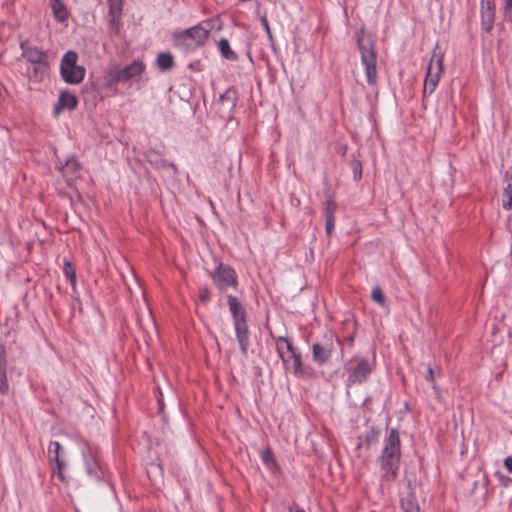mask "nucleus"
Here are the masks:
<instances>
[{
	"instance_id": "1",
	"label": "nucleus",
	"mask_w": 512,
	"mask_h": 512,
	"mask_svg": "<svg viewBox=\"0 0 512 512\" xmlns=\"http://www.w3.org/2000/svg\"><path fill=\"white\" fill-rule=\"evenodd\" d=\"M402 457V445L398 429L388 430L383 447L378 457L380 479L382 482H393L398 477Z\"/></svg>"
},
{
	"instance_id": "2",
	"label": "nucleus",
	"mask_w": 512,
	"mask_h": 512,
	"mask_svg": "<svg viewBox=\"0 0 512 512\" xmlns=\"http://www.w3.org/2000/svg\"><path fill=\"white\" fill-rule=\"evenodd\" d=\"M356 42L361 55V62L365 67L367 82L371 86H376L378 75L375 41L371 34L365 32L364 29H360L356 32Z\"/></svg>"
},
{
	"instance_id": "3",
	"label": "nucleus",
	"mask_w": 512,
	"mask_h": 512,
	"mask_svg": "<svg viewBox=\"0 0 512 512\" xmlns=\"http://www.w3.org/2000/svg\"><path fill=\"white\" fill-rule=\"evenodd\" d=\"M227 303L231 312L236 338L238 340L242 355L246 356L250 346L249 327L247 323V312L237 297L228 295Z\"/></svg>"
},
{
	"instance_id": "4",
	"label": "nucleus",
	"mask_w": 512,
	"mask_h": 512,
	"mask_svg": "<svg viewBox=\"0 0 512 512\" xmlns=\"http://www.w3.org/2000/svg\"><path fill=\"white\" fill-rule=\"evenodd\" d=\"M210 34V30L201 24L174 34V43L177 47L192 51L203 46Z\"/></svg>"
},
{
	"instance_id": "5",
	"label": "nucleus",
	"mask_w": 512,
	"mask_h": 512,
	"mask_svg": "<svg viewBox=\"0 0 512 512\" xmlns=\"http://www.w3.org/2000/svg\"><path fill=\"white\" fill-rule=\"evenodd\" d=\"M444 54L441 49L436 46L433 50L432 57L428 63L426 77L423 87V96L431 95L443 73Z\"/></svg>"
},
{
	"instance_id": "6",
	"label": "nucleus",
	"mask_w": 512,
	"mask_h": 512,
	"mask_svg": "<svg viewBox=\"0 0 512 512\" xmlns=\"http://www.w3.org/2000/svg\"><path fill=\"white\" fill-rule=\"evenodd\" d=\"M78 55L74 51L64 54L60 64V74L69 84H79L85 77L86 69L77 65Z\"/></svg>"
},
{
	"instance_id": "7",
	"label": "nucleus",
	"mask_w": 512,
	"mask_h": 512,
	"mask_svg": "<svg viewBox=\"0 0 512 512\" xmlns=\"http://www.w3.org/2000/svg\"><path fill=\"white\" fill-rule=\"evenodd\" d=\"M209 275L221 292H225L228 287L236 288L238 285L234 269L223 263H219L214 271L209 272Z\"/></svg>"
},
{
	"instance_id": "8",
	"label": "nucleus",
	"mask_w": 512,
	"mask_h": 512,
	"mask_svg": "<svg viewBox=\"0 0 512 512\" xmlns=\"http://www.w3.org/2000/svg\"><path fill=\"white\" fill-rule=\"evenodd\" d=\"M145 70V64L142 61H133L131 64L123 67L116 68L110 72L109 85H113L119 82H127L130 79L142 74Z\"/></svg>"
},
{
	"instance_id": "9",
	"label": "nucleus",
	"mask_w": 512,
	"mask_h": 512,
	"mask_svg": "<svg viewBox=\"0 0 512 512\" xmlns=\"http://www.w3.org/2000/svg\"><path fill=\"white\" fill-rule=\"evenodd\" d=\"M61 450L62 446L59 442L51 441L48 447L49 461L59 480L62 482H67V478L63 472L66 467V463L60 458Z\"/></svg>"
},
{
	"instance_id": "10",
	"label": "nucleus",
	"mask_w": 512,
	"mask_h": 512,
	"mask_svg": "<svg viewBox=\"0 0 512 512\" xmlns=\"http://www.w3.org/2000/svg\"><path fill=\"white\" fill-rule=\"evenodd\" d=\"M372 371V366L367 359H361L357 363V365L351 370L348 379L347 385L351 386L354 384L363 383Z\"/></svg>"
},
{
	"instance_id": "11",
	"label": "nucleus",
	"mask_w": 512,
	"mask_h": 512,
	"mask_svg": "<svg viewBox=\"0 0 512 512\" xmlns=\"http://www.w3.org/2000/svg\"><path fill=\"white\" fill-rule=\"evenodd\" d=\"M78 106L77 97L67 90L61 91L58 101L54 106V114L59 115L63 110H74Z\"/></svg>"
},
{
	"instance_id": "12",
	"label": "nucleus",
	"mask_w": 512,
	"mask_h": 512,
	"mask_svg": "<svg viewBox=\"0 0 512 512\" xmlns=\"http://www.w3.org/2000/svg\"><path fill=\"white\" fill-rule=\"evenodd\" d=\"M332 350H333L332 342L324 343V344L314 343L312 346L313 360L316 363H318L319 365L326 364L331 358Z\"/></svg>"
},
{
	"instance_id": "13",
	"label": "nucleus",
	"mask_w": 512,
	"mask_h": 512,
	"mask_svg": "<svg viewBox=\"0 0 512 512\" xmlns=\"http://www.w3.org/2000/svg\"><path fill=\"white\" fill-rule=\"evenodd\" d=\"M22 56L32 65L47 62L46 53L37 47L24 46L21 44Z\"/></svg>"
},
{
	"instance_id": "14",
	"label": "nucleus",
	"mask_w": 512,
	"mask_h": 512,
	"mask_svg": "<svg viewBox=\"0 0 512 512\" xmlns=\"http://www.w3.org/2000/svg\"><path fill=\"white\" fill-rule=\"evenodd\" d=\"M7 356L6 349L0 344V394L6 395L9 392V384L7 380Z\"/></svg>"
},
{
	"instance_id": "15",
	"label": "nucleus",
	"mask_w": 512,
	"mask_h": 512,
	"mask_svg": "<svg viewBox=\"0 0 512 512\" xmlns=\"http://www.w3.org/2000/svg\"><path fill=\"white\" fill-rule=\"evenodd\" d=\"M49 6L52 10L54 18L63 23L68 20L70 12L63 0H49Z\"/></svg>"
},
{
	"instance_id": "16",
	"label": "nucleus",
	"mask_w": 512,
	"mask_h": 512,
	"mask_svg": "<svg viewBox=\"0 0 512 512\" xmlns=\"http://www.w3.org/2000/svg\"><path fill=\"white\" fill-rule=\"evenodd\" d=\"M276 340V350L279 354V357L282 359L283 363L286 365L288 363V359L285 357L284 346H287V352L290 356L298 353L296 348L293 346L292 342L284 336H279L275 338Z\"/></svg>"
},
{
	"instance_id": "17",
	"label": "nucleus",
	"mask_w": 512,
	"mask_h": 512,
	"mask_svg": "<svg viewBox=\"0 0 512 512\" xmlns=\"http://www.w3.org/2000/svg\"><path fill=\"white\" fill-rule=\"evenodd\" d=\"M237 100H238V93L234 87H229L219 97L220 104L226 106L230 110H233L236 107Z\"/></svg>"
},
{
	"instance_id": "18",
	"label": "nucleus",
	"mask_w": 512,
	"mask_h": 512,
	"mask_svg": "<svg viewBox=\"0 0 512 512\" xmlns=\"http://www.w3.org/2000/svg\"><path fill=\"white\" fill-rule=\"evenodd\" d=\"M161 156H162V152L161 151H157L154 148H149L144 153L145 159L151 165L155 166V168H157V169L166 168V160L161 158Z\"/></svg>"
},
{
	"instance_id": "19",
	"label": "nucleus",
	"mask_w": 512,
	"mask_h": 512,
	"mask_svg": "<svg viewBox=\"0 0 512 512\" xmlns=\"http://www.w3.org/2000/svg\"><path fill=\"white\" fill-rule=\"evenodd\" d=\"M401 508L404 512H420L419 504L413 492H409L402 497Z\"/></svg>"
},
{
	"instance_id": "20",
	"label": "nucleus",
	"mask_w": 512,
	"mask_h": 512,
	"mask_svg": "<svg viewBox=\"0 0 512 512\" xmlns=\"http://www.w3.org/2000/svg\"><path fill=\"white\" fill-rule=\"evenodd\" d=\"M48 69V63H39L32 65L27 69V74L30 79L39 82L43 79Z\"/></svg>"
},
{
	"instance_id": "21",
	"label": "nucleus",
	"mask_w": 512,
	"mask_h": 512,
	"mask_svg": "<svg viewBox=\"0 0 512 512\" xmlns=\"http://www.w3.org/2000/svg\"><path fill=\"white\" fill-rule=\"evenodd\" d=\"M219 50H220L221 55L225 59L231 60V61L238 60V55L231 49L229 41L227 39L222 38L219 41Z\"/></svg>"
},
{
	"instance_id": "22",
	"label": "nucleus",
	"mask_w": 512,
	"mask_h": 512,
	"mask_svg": "<svg viewBox=\"0 0 512 512\" xmlns=\"http://www.w3.org/2000/svg\"><path fill=\"white\" fill-rule=\"evenodd\" d=\"M157 65L161 71H168L174 66V60L171 54L161 52L157 56Z\"/></svg>"
},
{
	"instance_id": "23",
	"label": "nucleus",
	"mask_w": 512,
	"mask_h": 512,
	"mask_svg": "<svg viewBox=\"0 0 512 512\" xmlns=\"http://www.w3.org/2000/svg\"><path fill=\"white\" fill-rule=\"evenodd\" d=\"M494 20V11H481V26L484 31L490 32L493 29Z\"/></svg>"
},
{
	"instance_id": "24",
	"label": "nucleus",
	"mask_w": 512,
	"mask_h": 512,
	"mask_svg": "<svg viewBox=\"0 0 512 512\" xmlns=\"http://www.w3.org/2000/svg\"><path fill=\"white\" fill-rule=\"evenodd\" d=\"M379 438V430L375 427H371L364 436L363 444H365L367 447H370L372 445H375L378 442Z\"/></svg>"
},
{
	"instance_id": "25",
	"label": "nucleus",
	"mask_w": 512,
	"mask_h": 512,
	"mask_svg": "<svg viewBox=\"0 0 512 512\" xmlns=\"http://www.w3.org/2000/svg\"><path fill=\"white\" fill-rule=\"evenodd\" d=\"M502 207L505 210L512 209V183H508L502 194Z\"/></svg>"
},
{
	"instance_id": "26",
	"label": "nucleus",
	"mask_w": 512,
	"mask_h": 512,
	"mask_svg": "<svg viewBox=\"0 0 512 512\" xmlns=\"http://www.w3.org/2000/svg\"><path fill=\"white\" fill-rule=\"evenodd\" d=\"M290 358L293 361V372H294V374L296 376H299V377L303 376L305 374V369H304L303 364H302L300 353H296V354L290 356Z\"/></svg>"
},
{
	"instance_id": "27",
	"label": "nucleus",
	"mask_w": 512,
	"mask_h": 512,
	"mask_svg": "<svg viewBox=\"0 0 512 512\" xmlns=\"http://www.w3.org/2000/svg\"><path fill=\"white\" fill-rule=\"evenodd\" d=\"M121 17L110 16L108 32L111 36H118L121 29Z\"/></svg>"
},
{
	"instance_id": "28",
	"label": "nucleus",
	"mask_w": 512,
	"mask_h": 512,
	"mask_svg": "<svg viewBox=\"0 0 512 512\" xmlns=\"http://www.w3.org/2000/svg\"><path fill=\"white\" fill-rule=\"evenodd\" d=\"M372 300L379 304L380 306H385L387 303V299L383 293V290L380 286H375L371 292Z\"/></svg>"
},
{
	"instance_id": "29",
	"label": "nucleus",
	"mask_w": 512,
	"mask_h": 512,
	"mask_svg": "<svg viewBox=\"0 0 512 512\" xmlns=\"http://www.w3.org/2000/svg\"><path fill=\"white\" fill-rule=\"evenodd\" d=\"M63 271L72 286L76 284V271L71 262L65 261Z\"/></svg>"
},
{
	"instance_id": "30",
	"label": "nucleus",
	"mask_w": 512,
	"mask_h": 512,
	"mask_svg": "<svg viewBox=\"0 0 512 512\" xmlns=\"http://www.w3.org/2000/svg\"><path fill=\"white\" fill-rule=\"evenodd\" d=\"M109 16L121 17L122 15V0H108Z\"/></svg>"
},
{
	"instance_id": "31",
	"label": "nucleus",
	"mask_w": 512,
	"mask_h": 512,
	"mask_svg": "<svg viewBox=\"0 0 512 512\" xmlns=\"http://www.w3.org/2000/svg\"><path fill=\"white\" fill-rule=\"evenodd\" d=\"M337 205L331 197H328L324 203L325 218H335L334 213Z\"/></svg>"
},
{
	"instance_id": "32",
	"label": "nucleus",
	"mask_w": 512,
	"mask_h": 512,
	"mask_svg": "<svg viewBox=\"0 0 512 512\" xmlns=\"http://www.w3.org/2000/svg\"><path fill=\"white\" fill-rule=\"evenodd\" d=\"M86 471L87 473L96 478V479H101V471H100V467L98 465V463L94 460L93 463H88L87 466H86Z\"/></svg>"
},
{
	"instance_id": "33",
	"label": "nucleus",
	"mask_w": 512,
	"mask_h": 512,
	"mask_svg": "<svg viewBox=\"0 0 512 512\" xmlns=\"http://www.w3.org/2000/svg\"><path fill=\"white\" fill-rule=\"evenodd\" d=\"M351 168L353 170L354 179L360 181L362 178V163L357 159H353L351 162Z\"/></svg>"
},
{
	"instance_id": "34",
	"label": "nucleus",
	"mask_w": 512,
	"mask_h": 512,
	"mask_svg": "<svg viewBox=\"0 0 512 512\" xmlns=\"http://www.w3.org/2000/svg\"><path fill=\"white\" fill-rule=\"evenodd\" d=\"M71 169L72 171L76 172L80 169L79 163L72 159L68 160L65 164V166L62 167L63 172L65 173L67 170Z\"/></svg>"
},
{
	"instance_id": "35",
	"label": "nucleus",
	"mask_w": 512,
	"mask_h": 512,
	"mask_svg": "<svg viewBox=\"0 0 512 512\" xmlns=\"http://www.w3.org/2000/svg\"><path fill=\"white\" fill-rule=\"evenodd\" d=\"M335 226V218H325V230L328 237L333 233Z\"/></svg>"
},
{
	"instance_id": "36",
	"label": "nucleus",
	"mask_w": 512,
	"mask_h": 512,
	"mask_svg": "<svg viewBox=\"0 0 512 512\" xmlns=\"http://www.w3.org/2000/svg\"><path fill=\"white\" fill-rule=\"evenodd\" d=\"M481 11H494L495 12L494 0H481Z\"/></svg>"
},
{
	"instance_id": "37",
	"label": "nucleus",
	"mask_w": 512,
	"mask_h": 512,
	"mask_svg": "<svg viewBox=\"0 0 512 512\" xmlns=\"http://www.w3.org/2000/svg\"><path fill=\"white\" fill-rule=\"evenodd\" d=\"M199 298L203 303L208 302L211 298L209 289L206 287H201L199 289Z\"/></svg>"
},
{
	"instance_id": "38",
	"label": "nucleus",
	"mask_w": 512,
	"mask_h": 512,
	"mask_svg": "<svg viewBox=\"0 0 512 512\" xmlns=\"http://www.w3.org/2000/svg\"><path fill=\"white\" fill-rule=\"evenodd\" d=\"M262 460L267 465H269L270 463H274L273 453L271 452L270 449H266L262 452Z\"/></svg>"
},
{
	"instance_id": "39",
	"label": "nucleus",
	"mask_w": 512,
	"mask_h": 512,
	"mask_svg": "<svg viewBox=\"0 0 512 512\" xmlns=\"http://www.w3.org/2000/svg\"><path fill=\"white\" fill-rule=\"evenodd\" d=\"M504 465L507 468V470L512 473V456H508L504 460Z\"/></svg>"
},
{
	"instance_id": "40",
	"label": "nucleus",
	"mask_w": 512,
	"mask_h": 512,
	"mask_svg": "<svg viewBox=\"0 0 512 512\" xmlns=\"http://www.w3.org/2000/svg\"><path fill=\"white\" fill-rule=\"evenodd\" d=\"M425 378L427 381H430V382L434 381V371L431 367L428 368Z\"/></svg>"
},
{
	"instance_id": "41",
	"label": "nucleus",
	"mask_w": 512,
	"mask_h": 512,
	"mask_svg": "<svg viewBox=\"0 0 512 512\" xmlns=\"http://www.w3.org/2000/svg\"><path fill=\"white\" fill-rule=\"evenodd\" d=\"M289 512H306L303 508H300L296 503H293L288 508Z\"/></svg>"
},
{
	"instance_id": "42",
	"label": "nucleus",
	"mask_w": 512,
	"mask_h": 512,
	"mask_svg": "<svg viewBox=\"0 0 512 512\" xmlns=\"http://www.w3.org/2000/svg\"><path fill=\"white\" fill-rule=\"evenodd\" d=\"M166 167L171 168L173 170L174 174L179 173L178 167L173 162L166 161Z\"/></svg>"
},
{
	"instance_id": "43",
	"label": "nucleus",
	"mask_w": 512,
	"mask_h": 512,
	"mask_svg": "<svg viewBox=\"0 0 512 512\" xmlns=\"http://www.w3.org/2000/svg\"><path fill=\"white\" fill-rule=\"evenodd\" d=\"M262 23H263L264 28L267 31L268 35H270L271 34L270 27H269V24H268V21L266 20V18L262 19Z\"/></svg>"
},
{
	"instance_id": "44",
	"label": "nucleus",
	"mask_w": 512,
	"mask_h": 512,
	"mask_svg": "<svg viewBox=\"0 0 512 512\" xmlns=\"http://www.w3.org/2000/svg\"><path fill=\"white\" fill-rule=\"evenodd\" d=\"M512 10V0H505V11Z\"/></svg>"
},
{
	"instance_id": "45",
	"label": "nucleus",
	"mask_w": 512,
	"mask_h": 512,
	"mask_svg": "<svg viewBox=\"0 0 512 512\" xmlns=\"http://www.w3.org/2000/svg\"><path fill=\"white\" fill-rule=\"evenodd\" d=\"M158 404H159L160 411H162L163 410V401H162V399L158 400Z\"/></svg>"
},
{
	"instance_id": "46",
	"label": "nucleus",
	"mask_w": 512,
	"mask_h": 512,
	"mask_svg": "<svg viewBox=\"0 0 512 512\" xmlns=\"http://www.w3.org/2000/svg\"><path fill=\"white\" fill-rule=\"evenodd\" d=\"M510 253H511V256H512V243H511V251H510Z\"/></svg>"
}]
</instances>
